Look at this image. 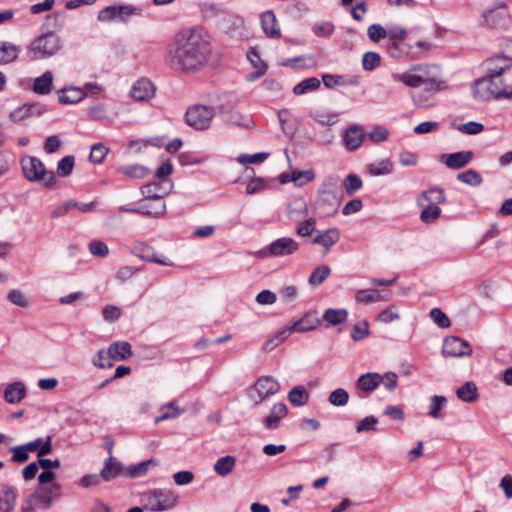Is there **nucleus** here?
<instances>
[{"instance_id": "obj_1", "label": "nucleus", "mask_w": 512, "mask_h": 512, "mask_svg": "<svg viewBox=\"0 0 512 512\" xmlns=\"http://www.w3.org/2000/svg\"><path fill=\"white\" fill-rule=\"evenodd\" d=\"M212 52V44L206 34L188 29L173 37L168 46L167 60L174 70L194 74L208 65Z\"/></svg>"}, {"instance_id": "obj_2", "label": "nucleus", "mask_w": 512, "mask_h": 512, "mask_svg": "<svg viewBox=\"0 0 512 512\" xmlns=\"http://www.w3.org/2000/svg\"><path fill=\"white\" fill-rule=\"evenodd\" d=\"M341 190L337 177L328 176L319 189V197L315 202V210L321 217L334 215L341 203Z\"/></svg>"}, {"instance_id": "obj_3", "label": "nucleus", "mask_w": 512, "mask_h": 512, "mask_svg": "<svg viewBox=\"0 0 512 512\" xmlns=\"http://www.w3.org/2000/svg\"><path fill=\"white\" fill-rule=\"evenodd\" d=\"M472 90L474 99L481 102L491 99H512V87L504 86L502 80L487 76L477 79Z\"/></svg>"}, {"instance_id": "obj_4", "label": "nucleus", "mask_w": 512, "mask_h": 512, "mask_svg": "<svg viewBox=\"0 0 512 512\" xmlns=\"http://www.w3.org/2000/svg\"><path fill=\"white\" fill-rule=\"evenodd\" d=\"M60 38L53 32L37 37L28 48L32 60L44 59L55 55L61 49Z\"/></svg>"}, {"instance_id": "obj_5", "label": "nucleus", "mask_w": 512, "mask_h": 512, "mask_svg": "<svg viewBox=\"0 0 512 512\" xmlns=\"http://www.w3.org/2000/svg\"><path fill=\"white\" fill-rule=\"evenodd\" d=\"M145 508L153 511H165L173 508L178 501V496L170 489H153L142 495Z\"/></svg>"}, {"instance_id": "obj_6", "label": "nucleus", "mask_w": 512, "mask_h": 512, "mask_svg": "<svg viewBox=\"0 0 512 512\" xmlns=\"http://www.w3.org/2000/svg\"><path fill=\"white\" fill-rule=\"evenodd\" d=\"M22 170L27 180L33 182H43L45 186H50L55 181V175L52 171L45 169L40 159L32 156H25L21 160Z\"/></svg>"}, {"instance_id": "obj_7", "label": "nucleus", "mask_w": 512, "mask_h": 512, "mask_svg": "<svg viewBox=\"0 0 512 512\" xmlns=\"http://www.w3.org/2000/svg\"><path fill=\"white\" fill-rule=\"evenodd\" d=\"M298 249L299 244L296 240L290 237H281L257 251L255 256L259 259L284 258L295 254Z\"/></svg>"}, {"instance_id": "obj_8", "label": "nucleus", "mask_w": 512, "mask_h": 512, "mask_svg": "<svg viewBox=\"0 0 512 512\" xmlns=\"http://www.w3.org/2000/svg\"><path fill=\"white\" fill-rule=\"evenodd\" d=\"M216 115L214 107L204 104H194L188 107L185 113L187 125L196 130H206L211 126Z\"/></svg>"}, {"instance_id": "obj_9", "label": "nucleus", "mask_w": 512, "mask_h": 512, "mask_svg": "<svg viewBox=\"0 0 512 512\" xmlns=\"http://www.w3.org/2000/svg\"><path fill=\"white\" fill-rule=\"evenodd\" d=\"M320 324L316 312H309L291 326L282 328L276 333V339L283 342L293 331L306 332L315 329Z\"/></svg>"}, {"instance_id": "obj_10", "label": "nucleus", "mask_w": 512, "mask_h": 512, "mask_svg": "<svg viewBox=\"0 0 512 512\" xmlns=\"http://www.w3.org/2000/svg\"><path fill=\"white\" fill-rule=\"evenodd\" d=\"M253 391L255 405H258L268 397L277 394L280 391V384L271 376H262L254 384Z\"/></svg>"}, {"instance_id": "obj_11", "label": "nucleus", "mask_w": 512, "mask_h": 512, "mask_svg": "<svg viewBox=\"0 0 512 512\" xmlns=\"http://www.w3.org/2000/svg\"><path fill=\"white\" fill-rule=\"evenodd\" d=\"M483 25L490 28H504L509 21V13L504 3H497L494 8L482 14Z\"/></svg>"}, {"instance_id": "obj_12", "label": "nucleus", "mask_w": 512, "mask_h": 512, "mask_svg": "<svg viewBox=\"0 0 512 512\" xmlns=\"http://www.w3.org/2000/svg\"><path fill=\"white\" fill-rule=\"evenodd\" d=\"M442 354L445 357H464L472 355L469 343L460 337L449 336L444 339Z\"/></svg>"}, {"instance_id": "obj_13", "label": "nucleus", "mask_w": 512, "mask_h": 512, "mask_svg": "<svg viewBox=\"0 0 512 512\" xmlns=\"http://www.w3.org/2000/svg\"><path fill=\"white\" fill-rule=\"evenodd\" d=\"M136 10V8L131 6H108L99 12L97 18L101 22H126L128 18L136 12Z\"/></svg>"}, {"instance_id": "obj_14", "label": "nucleus", "mask_w": 512, "mask_h": 512, "mask_svg": "<svg viewBox=\"0 0 512 512\" xmlns=\"http://www.w3.org/2000/svg\"><path fill=\"white\" fill-rule=\"evenodd\" d=\"M381 383V375L378 373H366L356 381V390L360 398H366Z\"/></svg>"}, {"instance_id": "obj_15", "label": "nucleus", "mask_w": 512, "mask_h": 512, "mask_svg": "<svg viewBox=\"0 0 512 512\" xmlns=\"http://www.w3.org/2000/svg\"><path fill=\"white\" fill-rule=\"evenodd\" d=\"M365 139V130L361 125H350L344 132L343 142L346 149L353 151L361 146Z\"/></svg>"}, {"instance_id": "obj_16", "label": "nucleus", "mask_w": 512, "mask_h": 512, "mask_svg": "<svg viewBox=\"0 0 512 512\" xmlns=\"http://www.w3.org/2000/svg\"><path fill=\"white\" fill-rule=\"evenodd\" d=\"M60 485L53 483L50 487L41 486L30 495V498L36 499L42 508L49 509L53 501L58 497L54 490H59Z\"/></svg>"}, {"instance_id": "obj_17", "label": "nucleus", "mask_w": 512, "mask_h": 512, "mask_svg": "<svg viewBox=\"0 0 512 512\" xmlns=\"http://www.w3.org/2000/svg\"><path fill=\"white\" fill-rule=\"evenodd\" d=\"M118 476H126V471L121 462H119L115 457L109 456L108 459L105 460L104 466L100 471V477L104 481H112Z\"/></svg>"}, {"instance_id": "obj_18", "label": "nucleus", "mask_w": 512, "mask_h": 512, "mask_svg": "<svg viewBox=\"0 0 512 512\" xmlns=\"http://www.w3.org/2000/svg\"><path fill=\"white\" fill-rule=\"evenodd\" d=\"M133 355L131 344L127 341L113 342L107 348L108 360L112 361H123L130 358Z\"/></svg>"}, {"instance_id": "obj_19", "label": "nucleus", "mask_w": 512, "mask_h": 512, "mask_svg": "<svg viewBox=\"0 0 512 512\" xmlns=\"http://www.w3.org/2000/svg\"><path fill=\"white\" fill-rule=\"evenodd\" d=\"M155 94L154 84L146 79L142 78L138 80L132 87L130 95L137 101H146L152 98Z\"/></svg>"}, {"instance_id": "obj_20", "label": "nucleus", "mask_w": 512, "mask_h": 512, "mask_svg": "<svg viewBox=\"0 0 512 512\" xmlns=\"http://www.w3.org/2000/svg\"><path fill=\"white\" fill-rule=\"evenodd\" d=\"M473 158L472 151H460L451 154H443L441 161L450 169H460L467 165Z\"/></svg>"}, {"instance_id": "obj_21", "label": "nucleus", "mask_w": 512, "mask_h": 512, "mask_svg": "<svg viewBox=\"0 0 512 512\" xmlns=\"http://www.w3.org/2000/svg\"><path fill=\"white\" fill-rule=\"evenodd\" d=\"M288 408L284 403H276L272 406L270 413L263 420L264 426L269 430L277 429L280 421L287 416Z\"/></svg>"}, {"instance_id": "obj_22", "label": "nucleus", "mask_w": 512, "mask_h": 512, "mask_svg": "<svg viewBox=\"0 0 512 512\" xmlns=\"http://www.w3.org/2000/svg\"><path fill=\"white\" fill-rule=\"evenodd\" d=\"M318 234L312 239V244L321 245L325 252L330 251L340 239V233L336 228H330L325 231H317Z\"/></svg>"}, {"instance_id": "obj_23", "label": "nucleus", "mask_w": 512, "mask_h": 512, "mask_svg": "<svg viewBox=\"0 0 512 512\" xmlns=\"http://www.w3.org/2000/svg\"><path fill=\"white\" fill-rule=\"evenodd\" d=\"M308 205L304 198L294 197L288 204V216L292 221H301L308 216Z\"/></svg>"}, {"instance_id": "obj_24", "label": "nucleus", "mask_w": 512, "mask_h": 512, "mask_svg": "<svg viewBox=\"0 0 512 512\" xmlns=\"http://www.w3.org/2000/svg\"><path fill=\"white\" fill-rule=\"evenodd\" d=\"M277 19L272 10L265 11L261 14V24L267 37L278 39L281 37V31L276 26Z\"/></svg>"}, {"instance_id": "obj_25", "label": "nucleus", "mask_w": 512, "mask_h": 512, "mask_svg": "<svg viewBox=\"0 0 512 512\" xmlns=\"http://www.w3.org/2000/svg\"><path fill=\"white\" fill-rule=\"evenodd\" d=\"M315 178L314 170L293 171L282 174L280 180L282 183L293 182L296 186L302 187Z\"/></svg>"}, {"instance_id": "obj_26", "label": "nucleus", "mask_w": 512, "mask_h": 512, "mask_svg": "<svg viewBox=\"0 0 512 512\" xmlns=\"http://www.w3.org/2000/svg\"><path fill=\"white\" fill-rule=\"evenodd\" d=\"M247 58L256 69L254 72L249 73L246 77L248 81L252 82L262 77L266 73L267 65L264 63V61H262L258 52L253 48L247 52Z\"/></svg>"}, {"instance_id": "obj_27", "label": "nucleus", "mask_w": 512, "mask_h": 512, "mask_svg": "<svg viewBox=\"0 0 512 512\" xmlns=\"http://www.w3.org/2000/svg\"><path fill=\"white\" fill-rule=\"evenodd\" d=\"M119 209L124 212L138 213V214H142L144 216L153 217V218L163 217L166 213L165 203H159L158 206L155 207L153 210H148L147 205H140L139 207H134L132 205H125V206H121Z\"/></svg>"}, {"instance_id": "obj_28", "label": "nucleus", "mask_w": 512, "mask_h": 512, "mask_svg": "<svg viewBox=\"0 0 512 512\" xmlns=\"http://www.w3.org/2000/svg\"><path fill=\"white\" fill-rule=\"evenodd\" d=\"M446 200L444 189L440 187H433L423 191L418 197V204L424 206V201L429 205H436L443 203Z\"/></svg>"}, {"instance_id": "obj_29", "label": "nucleus", "mask_w": 512, "mask_h": 512, "mask_svg": "<svg viewBox=\"0 0 512 512\" xmlns=\"http://www.w3.org/2000/svg\"><path fill=\"white\" fill-rule=\"evenodd\" d=\"M26 396V387L20 382L16 381L9 384L4 391V399L10 404L21 402Z\"/></svg>"}, {"instance_id": "obj_30", "label": "nucleus", "mask_w": 512, "mask_h": 512, "mask_svg": "<svg viewBox=\"0 0 512 512\" xmlns=\"http://www.w3.org/2000/svg\"><path fill=\"white\" fill-rule=\"evenodd\" d=\"M508 59L503 57H495L486 63L487 77L500 80L499 77L508 67Z\"/></svg>"}, {"instance_id": "obj_31", "label": "nucleus", "mask_w": 512, "mask_h": 512, "mask_svg": "<svg viewBox=\"0 0 512 512\" xmlns=\"http://www.w3.org/2000/svg\"><path fill=\"white\" fill-rule=\"evenodd\" d=\"M118 172L131 179H143L150 173V169L140 164H132L120 166Z\"/></svg>"}, {"instance_id": "obj_32", "label": "nucleus", "mask_w": 512, "mask_h": 512, "mask_svg": "<svg viewBox=\"0 0 512 512\" xmlns=\"http://www.w3.org/2000/svg\"><path fill=\"white\" fill-rule=\"evenodd\" d=\"M162 412L160 416L155 418V423L158 424L165 420H171L179 417L185 410L177 406L176 401H172L166 405L160 407Z\"/></svg>"}, {"instance_id": "obj_33", "label": "nucleus", "mask_w": 512, "mask_h": 512, "mask_svg": "<svg viewBox=\"0 0 512 512\" xmlns=\"http://www.w3.org/2000/svg\"><path fill=\"white\" fill-rule=\"evenodd\" d=\"M53 83V74L46 71L40 77H37L33 84V91L40 95H47L51 92Z\"/></svg>"}, {"instance_id": "obj_34", "label": "nucleus", "mask_w": 512, "mask_h": 512, "mask_svg": "<svg viewBox=\"0 0 512 512\" xmlns=\"http://www.w3.org/2000/svg\"><path fill=\"white\" fill-rule=\"evenodd\" d=\"M85 98V92L79 88H64L59 95L61 104H75Z\"/></svg>"}, {"instance_id": "obj_35", "label": "nucleus", "mask_w": 512, "mask_h": 512, "mask_svg": "<svg viewBox=\"0 0 512 512\" xmlns=\"http://www.w3.org/2000/svg\"><path fill=\"white\" fill-rule=\"evenodd\" d=\"M19 49L16 45L0 41V65L15 61L18 57Z\"/></svg>"}, {"instance_id": "obj_36", "label": "nucleus", "mask_w": 512, "mask_h": 512, "mask_svg": "<svg viewBox=\"0 0 512 512\" xmlns=\"http://www.w3.org/2000/svg\"><path fill=\"white\" fill-rule=\"evenodd\" d=\"M41 113L42 111L39 106L34 104H25L11 112L10 118L14 122H20L29 116L40 115Z\"/></svg>"}, {"instance_id": "obj_37", "label": "nucleus", "mask_w": 512, "mask_h": 512, "mask_svg": "<svg viewBox=\"0 0 512 512\" xmlns=\"http://www.w3.org/2000/svg\"><path fill=\"white\" fill-rule=\"evenodd\" d=\"M236 465V458L231 455H227L224 457L219 458L215 464H214V471L222 476L225 477L229 475L235 468Z\"/></svg>"}, {"instance_id": "obj_38", "label": "nucleus", "mask_w": 512, "mask_h": 512, "mask_svg": "<svg viewBox=\"0 0 512 512\" xmlns=\"http://www.w3.org/2000/svg\"><path fill=\"white\" fill-rule=\"evenodd\" d=\"M457 397L464 402L471 403L474 402L478 398V389L476 385L469 381L466 382L463 386L457 389L456 391Z\"/></svg>"}, {"instance_id": "obj_39", "label": "nucleus", "mask_w": 512, "mask_h": 512, "mask_svg": "<svg viewBox=\"0 0 512 512\" xmlns=\"http://www.w3.org/2000/svg\"><path fill=\"white\" fill-rule=\"evenodd\" d=\"M288 400L293 406H303L309 400V393L305 387L296 386L289 391Z\"/></svg>"}, {"instance_id": "obj_40", "label": "nucleus", "mask_w": 512, "mask_h": 512, "mask_svg": "<svg viewBox=\"0 0 512 512\" xmlns=\"http://www.w3.org/2000/svg\"><path fill=\"white\" fill-rule=\"evenodd\" d=\"M141 192L146 199L153 201H161V199L168 194V192L163 191L160 184L156 182L144 185L141 188Z\"/></svg>"}, {"instance_id": "obj_41", "label": "nucleus", "mask_w": 512, "mask_h": 512, "mask_svg": "<svg viewBox=\"0 0 512 512\" xmlns=\"http://www.w3.org/2000/svg\"><path fill=\"white\" fill-rule=\"evenodd\" d=\"M282 66L286 67H301V68H310L316 65L315 59L312 55L309 56H297L294 58L285 59L280 62Z\"/></svg>"}, {"instance_id": "obj_42", "label": "nucleus", "mask_w": 512, "mask_h": 512, "mask_svg": "<svg viewBox=\"0 0 512 512\" xmlns=\"http://www.w3.org/2000/svg\"><path fill=\"white\" fill-rule=\"evenodd\" d=\"M16 502L15 491L12 487L4 489L0 494V511L10 512Z\"/></svg>"}, {"instance_id": "obj_43", "label": "nucleus", "mask_w": 512, "mask_h": 512, "mask_svg": "<svg viewBox=\"0 0 512 512\" xmlns=\"http://www.w3.org/2000/svg\"><path fill=\"white\" fill-rule=\"evenodd\" d=\"M348 316L345 309H327L324 312L323 320L331 325H338L346 321Z\"/></svg>"}, {"instance_id": "obj_44", "label": "nucleus", "mask_w": 512, "mask_h": 512, "mask_svg": "<svg viewBox=\"0 0 512 512\" xmlns=\"http://www.w3.org/2000/svg\"><path fill=\"white\" fill-rule=\"evenodd\" d=\"M331 270L327 265H320L316 267L309 276L308 282L311 286L316 287L322 284L330 275Z\"/></svg>"}, {"instance_id": "obj_45", "label": "nucleus", "mask_w": 512, "mask_h": 512, "mask_svg": "<svg viewBox=\"0 0 512 512\" xmlns=\"http://www.w3.org/2000/svg\"><path fill=\"white\" fill-rule=\"evenodd\" d=\"M320 87V80L316 77L307 78L298 83L294 88L293 92L296 95H302L307 92L314 91Z\"/></svg>"}, {"instance_id": "obj_46", "label": "nucleus", "mask_w": 512, "mask_h": 512, "mask_svg": "<svg viewBox=\"0 0 512 512\" xmlns=\"http://www.w3.org/2000/svg\"><path fill=\"white\" fill-rule=\"evenodd\" d=\"M393 170V164L389 160H382L379 162L371 163L368 171L373 176L387 175Z\"/></svg>"}, {"instance_id": "obj_47", "label": "nucleus", "mask_w": 512, "mask_h": 512, "mask_svg": "<svg viewBox=\"0 0 512 512\" xmlns=\"http://www.w3.org/2000/svg\"><path fill=\"white\" fill-rule=\"evenodd\" d=\"M420 219L424 223H432L440 217L441 209L436 205L424 204Z\"/></svg>"}, {"instance_id": "obj_48", "label": "nucleus", "mask_w": 512, "mask_h": 512, "mask_svg": "<svg viewBox=\"0 0 512 512\" xmlns=\"http://www.w3.org/2000/svg\"><path fill=\"white\" fill-rule=\"evenodd\" d=\"M446 402L447 399L444 396H433L430 401L429 415L436 419L443 418L441 410L446 405Z\"/></svg>"}, {"instance_id": "obj_49", "label": "nucleus", "mask_w": 512, "mask_h": 512, "mask_svg": "<svg viewBox=\"0 0 512 512\" xmlns=\"http://www.w3.org/2000/svg\"><path fill=\"white\" fill-rule=\"evenodd\" d=\"M356 299L359 302L372 303L385 299V296L378 290H359Z\"/></svg>"}, {"instance_id": "obj_50", "label": "nucleus", "mask_w": 512, "mask_h": 512, "mask_svg": "<svg viewBox=\"0 0 512 512\" xmlns=\"http://www.w3.org/2000/svg\"><path fill=\"white\" fill-rule=\"evenodd\" d=\"M109 152V149L102 143L94 144L91 147L89 159L91 162L100 164L104 161L107 154Z\"/></svg>"}, {"instance_id": "obj_51", "label": "nucleus", "mask_w": 512, "mask_h": 512, "mask_svg": "<svg viewBox=\"0 0 512 512\" xmlns=\"http://www.w3.org/2000/svg\"><path fill=\"white\" fill-rule=\"evenodd\" d=\"M459 181L466 183L471 186H479L482 183L481 175L473 170L469 169L457 175Z\"/></svg>"}, {"instance_id": "obj_52", "label": "nucleus", "mask_w": 512, "mask_h": 512, "mask_svg": "<svg viewBox=\"0 0 512 512\" xmlns=\"http://www.w3.org/2000/svg\"><path fill=\"white\" fill-rule=\"evenodd\" d=\"M349 394L343 388L332 391L328 397V401L333 406H345L348 403Z\"/></svg>"}, {"instance_id": "obj_53", "label": "nucleus", "mask_w": 512, "mask_h": 512, "mask_svg": "<svg viewBox=\"0 0 512 512\" xmlns=\"http://www.w3.org/2000/svg\"><path fill=\"white\" fill-rule=\"evenodd\" d=\"M75 163L74 156L68 155L63 157L57 165V173L61 177H66L72 173Z\"/></svg>"}, {"instance_id": "obj_54", "label": "nucleus", "mask_w": 512, "mask_h": 512, "mask_svg": "<svg viewBox=\"0 0 512 512\" xmlns=\"http://www.w3.org/2000/svg\"><path fill=\"white\" fill-rule=\"evenodd\" d=\"M299 225L296 227V234L301 237L310 236L315 230L316 221L314 218H307L299 221Z\"/></svg>"}, {"instance_id": "obj_55", "label": "nucleus", "mask_w": 512, "mask_h": 512, "mask_svg": "<svg viewBox=\"0 0 512 512\" xmlns=\"http://www.w3.org/2000/svg\"><path fill=\"white\" fill-rule=\"evenodd\" d=\"M430 317L440 328H448L451 326L450 319L440 308H433L430 311Z\"/></svg>"}, {"instance_id": "obj_56", "label": "nucleus", "mask_w": 512, "mask_h": 512, "mask_svg": "<svg viewBox=\"0 0 512 512\" xmlns=\"http://www.w3.org/2000/svg\"><path fill=\"white\" fill-rule=\"evenodd\" d=\"M362 65L366 71H372L380 65V56L376 52H366L362 58Z\"/></svg>"}, {"instance_id": "obj_57", "label": "nucleus", "mask_w": 512, "mask_h": 512, "mask_svg": "<svg viewBox=\"0 0 512 512\" xmlns=\"http://www.w3.org/2000/svg\"><path fill=\"white\" fill-rule=\"evenodd\" d=\"M378 423V419L375 416H367L361 421L358 422L356 426V432H370L376 431V425Z\"/></svg>"}, {"instance_id": "obj_58", "label": "nucleus", "mask_w": 512, "mask_h": 512, "mask_svg": "<svg viewBox=\"0 0 512 512\" xmlns=\"http://www.w3.org/2000/svg\"><path fill=\"white\" fill-rule=\"evenodd\" d=\"M153 464L155 465L156 462L154 459H149L147 461L141 462L137 465H134L126 471V477H137L142 476L146 473L148 465Z\"/></svg>"}, {"instance_id": "obj_59", "label": "nucleus", "mask_w": 512, "mask_h": 512, "mask_svg": "<svg viewBox=\"0 0 512 512\" xmlns=\"http://www.w3.org/2000/svg\"><path fill=\"white\" fill-rule=\"evenodd\" d=\"M89 251L97 257H106L109 254V248L106 243L100 240H93L89 243Z\"/></svg>"}, {"instance_id": "obj_60", "label": "nucleus", "mask_w": 512, "mask_h": 512, "mask_svg": "<svg viewBox=\"0 0 512 512\" xmlns=\"http://www.w3.org/2000/svg\"><path fill=\"white\" fill-rule=\"evenodd\" d=\"M388 136L389 130L380 125L373 127V129L368 133V137L373 143L383 142Z\"/></svg>"}, {"instance_id": "obj_61", "label": "nucleus", "mask_w": 512, "mask_h": 512, "mask_svg": "<svg viewBox=\"0 0 512 512\" xmlns=\"http://www.w3.org/2000/svg\"><path fill=\"white\" fill-rule=\"evenodd\" d=\"M368 36L371 41L379 42L381 39L387 37V29L380 24H372L368 28Z\"/></svg>"}, {"instance_id": "obj_62", "label": "nucleus", "mask_w": 512, "mask_h": 512, "mask_svg": "<svg viewBox=\"0 0 512 512\" xmlns=\"http://www.w3.org/2000/svg\"><path fill=\"white\" fill-rule=\"evenodd\" d=\"M369 334V324L367 321L356 324L351 333V337L355 341L364 339Z\"/></svg>"}, {"instance_id": "obj_63", "label": "nucleus", "mask_w": 512, "mask_h": 512, "mask_svg": "<svg viewBox=\"0 0 512 512\" xmlns=\"http://www.w3.org/2000/svg\"><path fill=\"white\" fill-rule=\"evenodd\" d=\"M344 185L347 194H353L362 187V180L355 174H349L345 179Z\"/></svg>"}, {"instance_id": "obj_64", "label": "nucleus", "mask_w": 512, "mask_h": 512, "mask_svg": "<svg viewBox=\"0 0 512 512\" xmlns=\"http://www.w3.org/2000/svg\"><path fill=\"white\" fill-rule=\"evenodd\" d=\"M88 116L94 121L108 119L106 108L103 104H97L89 108Z\"/></svg>"}]
</instances>
